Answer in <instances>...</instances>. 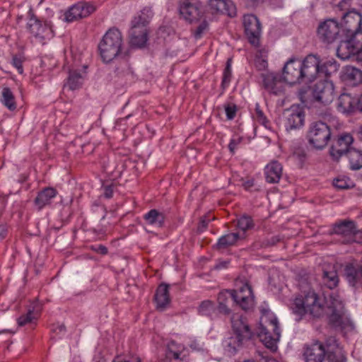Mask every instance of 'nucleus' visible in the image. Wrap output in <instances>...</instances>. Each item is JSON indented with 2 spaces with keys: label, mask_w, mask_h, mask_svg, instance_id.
I'll use <instances>...</instances> for the list:
<instances>
[{
  "label": "nucleus",
  "mask_w": 362,
  "mask_h": 362,
  "mask_svg": "<svg viewBox=\"0 0 362 362\" xmlns=\"http://www.w3.org/2000/svg\"><path fill=\"white\" fill-rule=\"evenodd\" d=\"M292 310L300 317L305 314H309L315 318H320L326 315L329 324L335 328L342 327L346 322L344 306L341 300L330 299L325 305V299L320 297L314 291H309L296 297Z\"/></svg>",
  "instance_id": "obj_1"
},
{
  "label": "nucleus",
  "mask_w": 362,
  "mask_h": 362,
  "mask_svg": "<svg viewBox=\"0 0 362 362\" xmlns=\"http://www.w3.org/2000/svg\"><path fill=\"white\" fill-rule=\"evenodd\" d=\"M233 332L224 339L223 346L229 354H235L244 343L250 339L252 332L245 318L239 314L231 317Z\"/></svg>",
  "instance_id": "obj_2"
},
{
  "label": "nucleus",
  "mask_w": 362,
  "mask_h": 362,
  "mask_svg": "<svg viewBox=\"0 0 362 362\" xmlns=\"http://www.w3.org/2000/svg\"><path fill=\"white\" fill-rule=\"evenodd\" d=\"M257 336L267 348L272 351L276 349L280 338V329L276 317L270 310L262 311Z\"/></svg>",
  "instance_id": "obj_3"
},
{
  "label": "nucleus",
  "mask_w": 362,
  "mask_h": 362,
  "mask_svg": "<svg viewBox=\"0 0 362 362\" xmlns=\"http://www.w3.org/2000/svg\"><path fill=\"white\" fill-rule=\"evenodd\" d=\"M122 46V36L117 28H110L104 35L99 43L98 49L104 62H110L117 57Z\"/></svg>",
  "instance_id": "obj_4"
},
{
  "label": "nucleus",
  "mask_w": 362,
  "mask_h": 362,
  "mask_svg": "<svg viewBox=\"0 0 362 362\" xmlns=\"http://www.w3.org/2000/svg\"><path fill=\"white\" fill-rule=\"evenodd\" d=\"M307 138L309 144L317 149L325 148L331 138L329 127L321 121L310 124Z\"/></svg>",
  "instance_id": "obj_5"
},
{
  "label": "nucleus",
  "mask_w": 362,
  "mask_h": 362,
  "mask_svg": "<svg viewBox=\"0 0 362 362\" xmlns=\"http://www.w3.org/2000/svg\"><path fill=\"white\" fill-rule=\"evenodd\" d=\"M300 60L292 57L284 64L282 69V78L284 81L291 85L299 83L304 81L302 74Z\"/></svg>",
  "instance_id": "obj_6"
},
{
  "label": "nucleus",
  "mask_w": 362,
  "mask_h": 362,
  "mask_svg": "<svg viewBox=\"0 0 362 362\" xmlns=\"http://www.w3.org/2000/svg\"><path fill=\"white\" fill-rule=\"evenodd\" d=\"M313 96L315 101L323 105L332 103L334 98V86L332 81L326 79L316 83L313 89Z\"/></svg>",
  "instance_id": "obj_7"
},
{
  "label": "nucleus",
  "mask_w": 362,
  "mask_h": 362,
  "mask_svg": "<svg viewBox=\"0 0 362 362\" xmlns=\"http://www.w3.org/2000/svg\"><path fill=\"white\" fill-rule=\"evenodd\" d=\"M180 16L192 23L199 21L203 16L204 10L198 0H185L179 7Z\"/></svg>",
  "instance_id": "obj_8"
},
{
  "label": "nucleus",
  "mask_w": 362,
  "mask_h": 362,
  "mask_svg": "<svg viewBox=\"0 0 362 362\" xmlns=\"http://www.w3.org/2000/svg\"><path fill=\"white\" fill-rule=\"evenodd\" d=\"M354 138L351 134L344 133L333 140L330 148V155L333 159L338 160L342 156L347 155L353 148Z\"/></svg>",
  "instance_id": "obj_9"
},
{
  "label": "nucleus",
  "mask_w": 362,
  "mask_h": 362,
  "mask_svg": "<svg viewBox=\"0 0 362 362\" xmlns=\"http://www.w3.org/2000/svg\"><path fill=\"white\" fill-rule=\"evenodd\" d=\"M27 26L30 33L41 41L54 36L51 24L47 21H40L34 15L30 18Z\"/></svg>",
  "instance_id": "obj_10"
},
{
  "label": "nucleus",
  "mask_w": 362,
  "mask_h": 362,
  "mask_svg": "<svg viewBox=\"0 0 362 362\" xmlns=\"http://www.w3.org/2000/svg\"><path fill=\"white\" fill-rule=\"evenodd\" d=\"M243 25L245 35L252 45H259L262 28L259 19L253 14H246L243 16Z\"/></svg>",
  "instance_id": "obj_11"
},
{
  "label": "nucleus",
  "mask_w": 362,
  "mask_h": 362,
  "mask_svg": "<svg viewBox=\"0 0 362 362\" xmlns=\"http://www.w3.org/2000/svg\"><path fill=\"white\" fill-rule=\"evenodd\" d=\"M95 11V7L93 4L80 1L69 7L64 14V18L66 21L73 22L88 16Z\"/></svg>",
  "instance_id": "obj_12"
},
{
  "label": "nucleus",
  "mask_w": 362,
  "mask_h": 362,
  "mask_svg": "<svg viewBox=\"0 0 362 362\" xmlns=\"http://www.w3.org/2000/svg\"><path fill=\"white\" fill-rule=\"evenodd\" d=\"M339 32V23L333 19L326 20L320 23L317 28V35L320 39L328 44L334 42L338 38Z\"/></svg>",
  "instance_id": "obj_13"
},
{
  "label": "nucleus",
  "mask_w": 362,
  "mask_h": 362,
  "mask_svg": "<svg viewBox=\"0 0 362 362\" xmlns=\"http://www.w3.org/2000/svg\"><path fill=\"white\" fill-rule=\"evenodd\" d=\"M264 89L270 94L281 95L285 91V81L282 76L277 74L267 73L261 75Z\"/></svg>",
  "instance_id": "obj_14"
},
{
  "label": "nucleus",
  "mask_w": 362,
  "mask_h": 362,
  "mask_svg": "<svg viewBox=\"0 0 362 362\" xmlns=\"http://www.w3.org/2000/svg\"><path fill=\"white\" fill-rule=\"evenodd\" d=\"M235 305H238L243 310H247L254 305V296L251 286L245 283L239 288L232 290Z\"/></svg>",
  "instance_id": "obj_15"
},
{
  "label": "nucleus",
  "mask_w": 362,
  "mask_h": 362,
  "mask_svg": "<svg viewBox=\"0 0 362 362\" xmlns=\"http://www.w3.org/2000/svg\"><path fill=\"white\" fill-rule=\"evenodd\" d=\"M326 345L319 341L306 344L303 348L305 362H324L326 357Z\"/></svg>",
  "instance_id": "obj_16"
},
{
  "label": "nucleus",
  "mask_w": 362,
  "mask_h": 362,
  "mask_svg": "<svg viewBox=\"0 0 362 362\" xmlns=\"http://www.w3.org/2000/svg\"><path fill=\"white\" fill-rule=\"evenodd\" d=\"M305 114L299 107H292L284 112V125L287 132L300 128L304 124Z\"/></svg>",
  "instance_id": "obj_17"
},
{
  "label": "nucleus",
  "mask_w": 362,
  "mask_h": 362,
  "mask_svg": "<svg viewBox=\"0 0 362 362\" xmlns=\"http://www.w3.org/2000/svg\"><path fill=\"white\" fill-rule=\"evenodd\" d=\"M304 81L312 82L319 74L320 57L315 54H308L300 61Z\"/></svg>",
  "instance_id": "obj_18"
},
{
  "label": "nucleus",
  "mask_w": 362,
  "mask_h": 362,
  "mask_svg": "<svg viewBox=\"0 0 362 362\" xmlns=\"http://www.w3.org/2000/svg\"><path fill=\"white\" fill-rule=\"evenodd\" d=\"M326 356L328 362H346V358L344 351L339 346L335 337H331L326 339Z\"/></svg>",
  "instance_id": "obj_19"
},
{
  "label": "nucleus",
  "mask_w": 362,
  "mask_h": 362,
  "mask_svg": "<svg viewBox=\"0 0 362 362\" xmlns=\"http://www.w3.org/2000/svg\"><path fill=\"white\" fill-rule=\"evenodd\" d=\"M148 40L147 28L144 25H132L129 30V42L132 46L143 47Z\"/></svg>",
  "instance_id": "obj_20"
},
{
  "label": "nucleus",
  "mask_w": 362,
  "mask_h": 362,
  "mask_svg": "<svg viewBox=\"0 0 362 362\" xmlns=\"http://www.w3.org/2000/svg\"><path fill=\"white\" fill-rule=\"evenodd\" d=\"M361 24L362 16L359 13L351 11L343 14L341 25L346 33L361 29Z\"/></svg>",
  "instance_id": "obj_21"
},
{
  "label": "nucleus",
  "mask_w": 362,
  "mask_h": 362,
  "mask_svg": "<svg viewBox=\"0 0 362 362\" xmlns=\"http://www.w3.org/2000/svg\"><path fill=\"white\" fill-rule=\"evenodd\" d=\"M218 312L225 315H230L231 313L230 305L235 304L233 295V291L223 290L219 292L218 297Z\"/></svg>",
  "instance_id": "obj_22"
},
{
  "label": "nucleus",
  "mask_w": 362,
  "mask_h": 362,
  "mask_svg": "<svg viewBox=\"0 0 362 362\" xmlns=\"http://www.w3.org/2000/svg\"><path fill=\"white\" fill-rule=\"evenodd\" d=\"M209 5L216 12L227 14L230 17L236 16V7L230 0H209Z\"/></svg>",
  "instance_id": "obj_23"
},
{
  "label": "nucleus",
  "mask_w": 362,
  "mask_h": 362,
  "mask_svg": "<svg viewBox=\"0 0 362 362\" xmlns=\"http://www.w3.org/2000/svg\"><path fill=\"white\" fill-rule=\"evenodd\" d=\"M356 232V228L354 221L344 220L333 225L330 233L340 235L344 238H350Z\"/></svg>",
  "instance_id": "obj_24"
},
{
  "label": "nucleus",
  "mask_w": 362,
  "mask_h": 362,
  "mask_svg": "<svg viewBox=\"0 0 362 362\" xmlns=\"http://www.w3.org/2000/svg\"><path fill=\"white\" fill-rule=\"evenodd\" d=\"M282 173V165L276 160L271 161L264 168L265 179L269 183L279 182L281 177Z\"/></svg>",
  "instance_id": "obj_25"
},
{
  "label": "nucleus",
  "mask_w": 362,
  "mask_h": 362,
  "mask_svg": "<svg viewBox=\"0 0 362 362\" xmlns=\"http://www.w3.org/2000/svg\"><path fill=\"white\" fill-rule=\"evenodd\" d=\"M57 194V191L53 187H45L40 191L34 200L38 210L51 204L52 199Z\"/></svg>",
  "instance_id": "obj_26"
},
{
  "label": "nucleus",
  "mask_w": 362,
  "mask_h": 362,
  "mask_svg": "<svg viewBox=\"0 0 362 362\" xmlns=\"http://www.w3.org/2000/svg\"><path fill=\"white\" fill-rule=\"evenodd\" d=\"M187 356V351L182 344L170 341L167 346L166 357L168 359L184 361Z\"/></svg>",
  "instance_id": "obj_27"
},
{
  "label": "nucleus",
  "mask_w": 362,
  "mask_h": 362,
  "mask_svg": "<svg viewBox=\"0 0 362 362\" xmlns=\"http://www.w3.org/2000/svg\"><path fill=\"white\" fill-rule=\"evenodd\" d=\"M358 99L352 98L349 94H341L337 100V109L343 113H350L357 108Z\"/></svg>",
  "instance_id": "obj_28"
},
{
  "label": "nucleus",
  "mask_w": 362,
  "mask_h": 362,
  "mask_svg": "<svg viewBox=\"0 0 362 362\" xmlns=\"http://www.w3.org/2000/svg\"><path fill=\"white\" fill-rule=\"evenodd\" d=\"M155 300L157 308L163 310L170 303V297L168 293V286L167 284H160L156 290Z\"/></svg>",
  "instance_id": "obj_29"
},
{
  "label": "nucleus",
  "mask_w": 362,
  "mask_h": 362,
  "mask_svg": "<svg viewBox=\"0 0 362 362\" xmlns=\"http://www.w3.org/2000/svg\"><path fill=\"white\" fill-rule=\"evenodd\" d=\"M337 54L338 57L343 60L349 59L351 57L356 58V49L351 45L350 42L346 38L341 40L337 48Z\"/></svg>",
  "instance_id": "obj_30"
},
{
  "label": "nucleus",
  "mask_w": 362,
  "mask_h": 362,
  "mask_svg": "<svg viewBox=\"0 0 362 362\" xmlns=\"http://www.w3.org/2000/svg\"><path fill=\"white\" fill-rule=\"evenodd\" d=\"M343 79L352 85H356L362 81V71L352 66H346L343 71Z\"/></svg>",
  "instance_id": "obj_31"
},
{
  "label": "nucleus",
  "mask_w": 362,
  "mask_h": 362,
  "mask_svg": "<svg viewBox=\"0 0 362 362\" xmlns=\"http://www.w3.org/2000/svg\"><path fill=\"white\" fill-rule=\"evenodd\" d=\"M146 223L157 228H161L164 225L165 215L156 209H151L144 216Z\"/></svg>",
  "instance_id": "obj_32"
},
{
  "label": "nucleus",
  "mask_w": 362,
  "mask_h": 362,
  "mask_svg": "<svg viewBox=\"0 0 362 362\" xmlns=\"http://www.w3.org/2000/svg\"><path fill=\"white\" fill-rule=\"evenodd\" d=\"M153 15V13L151 8L145 7L140 11L137 16L134 18L132 21V24L139 25L141 27V25H144V27L147 28V25L152 18Z\"/></svg>",
  "instance_id": "obj_33"
},
{
  "label": "nucleus",
  "mask_w": 362,
  "mask_h": 362,
  "mask_svg": "<svg viewBox=\"0 0 362 362\" xmlns=\"http://www.w3.org/2000/svg\"><path fill=\"white\" fill-rule=\"evenodd\" d=\"M346 38L351 45L356 49V57L361 50H362V30L361 29L356 31L346 33Z\"/></svg>",
  "instance_id": "obj_34"
},
{
  "label": "nucleus",
  "mask_w": 362,
  "mask_h": 362,
  "mask_svg": "<svg viewBox=\"0 0 362 362\" xmlns=\"http://www.w3.org/2000/svg\"><path fill=\"white\" fill-rule=\"evenodd\" d=\"M239 238L240 235L238 233H231L224 235L218 239L216 247L217 249L226 248L233 245Z\"/></svg>",
  "instance_id": "obj_35"
},
{
  "label": "nucleus",
  "mask_w": 362,
  "mask_h": 362,
  "mask_svg": "<svg viewBox=\"0 0 362 362\" xmlns=\"http://www.w3.org/2000/svg\"><path fill=\"white\" fill-rule=\"evenodd\" d=\"M349 163L350 168L352 170H358L362 168V151L357 150L354 148L349 151V153L346 155Z\"/></svg>",
  "instance_id": "obj_36"
},
{
  "label": "nucleus",
  "mask_w": 362,
  "mask_h": 362,
  "mask_svg": "<svg viewBox=\"0 0 362 362\" xmlns=\"http://www.w3.org/2000/svg\"><path fill=\"white\" fill-rule=\"evenodd\" d=\"M197 310L199 315L213 318L216 314V308L213 301L205 300L199 304Z\"/></svg>",
  "instance_id": "obj_37"
},
{
  "label": "nucleus",
  "mask_w": 362,
  "mask_h": 362,
  "mask_svg": "<svg viewBox=\"0 0 362 362\" xmlns=\"http://www.w3.org/2000/svg\"><path fill=\"white\" fill-rule=\"evenodd\" d=\"M339 65L337 62L332 59L324 62L320 60L319 74H323L326 76H330L338 71Z\"/></svg>",
  "instance_id": "obj_38"
},
{
  "label": "nucleus",
  "mask_w": 362,
  "mask_h": 362,
  "mask_svg": "<svg viewBox=\"0 0 362 362\" xmlns=\"http://www.w3.org/2000/svg\"><path fill=\"white\" fill-rule=\"evenodd\" d=\"M82 84V76L76 71H69V77L66 86L71 90L78 89Z\"/></svg>",
  "instance_id": "obj_39"
},
{
  "label": "nucleus",
  "mask_w": 362,
  "mask_h": 362,
  "mask_svg": "<svg viewBox=\"0 0 362 362\" xmlns=\"http://www.w3.org/2000/svg\"><path fill=\"white\" fill-rule=\"evenodd\" d=\"M1 102L9 110H14L16 108V103L14 95L9 88L5 87L1 92Z\"/></svg>",
  "instance_id": "obj_40"
},
{
  "label": "nucleus",
  "mask_w": 362,
  "mask_h": 362,
  "mask_svg": "<svg viewBox=\"0 0 362 362\" xmlns=\"http://www.w3.org/2000/svg\"><path fill=\"white\" fill-rule=\"evenodd\" d=\"M323 279L325 284L329 288L336 287L339 282V278L337 272L334 270L325 271L323 273Z\"/></svg>",
  "instance_id": "obj_41"
},
{
  "label": "nucleus",
  "mask_w": 362,
  "mask_h": 362,
  "mask_svg": "<svg viewBox=\"0 0 362 362\" xmlns=\"http://www.w3.org/2000/svg\"><path fill=\"white\" fill-rule=\"evenodd\" d=\"M267 56L262 51L259 52L255 58V66L259 71L265 70L267 68Z\"/></svg>",
  "instance_id": "obj_42"
},
{
  "label": "nucleus",
  "mask_w": 362,
  "mask_h": 362,
  "mask_svg": "<svg viewBox=\"0 0 362 362\" xmlns=\"http://www.w3.org/2000/svg\"><path fill=\"white\" fill-rule=\"evenodd\" d=\"M37 317L38 314L35 313L33 310L30 309L25 315H23L18 317V324L19 326H23L37 320Z\"/></svg>",
  "instance_id": "obj_43"
},
{
  "label": "nucleus",
  "mask_w": 362,
  "mask_h": 362,
  "mask_svg": "<svg viewBox=\"0 0 362 362\" xmlns=\"http://www.w3.org/2000/svg\"><path fill=\"white\" fill-rule=\"evenodd\" d=\"M253 225V221L251 217L247 216H243L238 220L237 226L243 232L252 228Z\"/></svg>",
  "instance_id": "obj_44"
},
{
  "label": "nucleus",
  "mask_w": 362,
  "mask_h": 362,
  "mask_svg": "<svg viewBox=\"0 0 362 362\" xmlns=\"http://www.w3.org/2000/svg\"><path fill=\"white\" fill-rule=\"evenodd\" d=\"M255 117L259 124H262L265 127H267L269 124V120L264 115L263 111L260 109V107L258 104H256L255 106Z\"/></svg>",
  "instance_id": "obj_45"
},
{
  "label": "nucleus",
  "mask_w": 362,
  "mask_h": 362,
  "mask_svg": "<svg viewBox=\"0 0 362 362\" xmlns=\"http://www.w3.org/2000/svg\"><path fill=\"white\" fill-rule=\"evenodd\" d=\"M333 183L335 187L340 189H349L353 186L352 182L346 177L336 178Z\"/></svg>",
  "instance_id": "obj_46"
},
{
  "label": "nucleus",
  "mask_w": 362,
  "mask_h": 362,
  "mask_svg": "<svg viewBox=\"0 0 362 362\" xmlns=\"http://www.w3.org/2000/svg\"><path fill=\"white\" fill-rule=\"evenodd\" d=\"M24 57L21 54H16L13 56L12 64L17 69L19 74L23 73V62Z\"/></svg>",
  "instance_id": "obj_47"
},
{
  "label": "nucleus",
  "mask_w": 362,
  "mask_h": 362,
  "mask_svg": "<svg viewBox=\"0 0 362 362\" xmlns=\"http://www.w3.org/2000/svg\"><path fill=\"white\" fill-rule=\"evenodd\" d=\"M225 112L228 119H233L236 115L237 107L235 105L227 104L225 105Z\"/></svg>",
  "instance_id": "obj_48"
},
{
  "label": "nucleus",
  "mask_w": 362,
  "mask_h": 362,
  "mask_svg": "<svg viewBox=\"0 0 362 362\" xmlns=\"http://www.w3.org/2000/svg\"><path fill=\"white\" fill-rule=\"evenodd\" d=\"M350 0H332V4L340 11H346L350 6Z\"/></svg>",
  "instance_id": "obj_49"
},
{
  "label": "nucleus",
  "mask_w": 362,
  "mask_h": 362,
  "mask_svg": "<svg viewBox=\"0 0 362 362\" xmlns=\"http://www.w3.org/2000/svg\"><path fill=\"white\" fill-rule=\"evenodd\" d=\"M113 362H141V360L136 356H117Z\"/></svg>",
  "instance_id": "obj_50"
},
{
  "label": "nucleus",
  "mask_w": 362,
  "mask_h": 362,
  "mask_svg": "<svg viewBox=\"0 0 362 362\" xmlns=\"http://www.w3.org/2000/svg\"><path fill=\"white\" fill-rule=\"evenodd\" d=\"M242 138L239 136H235L231 139L228 144V148L230 152L234 153L237 146L241 143Z\"/></svg>",
  "instance_id": "obj_51"
},
{
  "label": "nucleus",
  "mask_w": 362,
  "mask_h": 362,
  "mask_svg": "<svg viewBox=\"0 0 362 362\" xmlns=\"http://www.w3.org/2000/svg\"><path fill=\"white\" fill-rule=\"evenodd\" d=\"M208 23L206 21H204L197 28L194 32V37L196 38H200L204 32L207 29Z\"/></svg>",
  "instance_id": "obj_52"
},
{
  "label": "nucleus",
  "mask_w": 362,
  "mask_h": 362,
  "mask_svg": "<svg viewBox=\"0 0 362 362\" xmlns=\"http://www.w3.org/2000/svg\"><path fill=\"white\" fill-rule=\"evenodd\" d=\"M231 77H232V73H224L223 74V79H222V83H221V87L223 89H226L230 82V80H231Z\"/></svg>",
  "instance_id": "obj_53"
},
{
  "label": "nucleus",
  "mask_w": 362,
  "mask_h": 362,
  "mask_svg": "<svg viewBox=\"0 0 362 362\" xmlns=\"http://www.w3.org/2000/svg\"><path fill=\"white\" fill-rule=\"evenodd\" d=\"M211 218L209 217H207V216H204L201 218L200 220V222L199 223V226H198V230L202 232L203 231L205 228H206L207 226H208V223H209V221H211Z\"/></svg>",
  "instance_id": "obj_54"
},
{
  "label": "nucleus",
  "mask_w": 362,
  "mask_h": 362,
  "mask_svg": "<svg viewBox=\"0 0 362 362\" xmlns=\"http://www.w3.org/2000/svg\"><path fill=\"white\" fill-rule=\"evenodd\" d=\"M91 248L93 250L101 255H106L107 253V248L103 245L92 246Z\"/></svg>",
  "instance_id": "obj_55"
},
{
  "label": "nucleus",
  "mask_w": 362,
  "mask_h": 362,
  "mask_svg": "<svg viewBox=\"0 0 362 362\" xmlns=\"http://www.w3.org/2000/svg\"><path fill=\"white\" fill-rule=\"evenodd\" d=\"M112 195H113V189H112V186H110V185L105 186L104 188V196L106 198L110 199L112 197Z\"/></svg>",
  "instance_id": "obj_56"
},
{
  "label": "nucleus",
  "mask_w": 362,
  "mask_h": 362,
  "mask_svg": "<svg viewBox=\"0 0 362 362\" xmlns=\"http://www.w3.org/2000/svg\"><path fill=\"white\" fill-rule=\"evenodd\" d=\"M254 185L255 182L253 179L247 180L243 183V186L246 190H251Z\"/></svg>",
  "instance_id": "obj_57"
},
{
  "label": "nucleus",
  "mask_w": 362,
  "mask_h": 362,
  "mask_svg": "<svg viewBox=\"0 0 362 362\" xmlns=\"http://www.w3.org/2000/svg\"><path fill=\"white\" fill-rule=\"evenodd\" d=\"M7 235V228L5 225L0 224V240L5 238Z\"/></svg>",
  "instance_id": "obj_58"
},
{
  "label": "nucleus",
  "mask_w": 362,
  "mask_h": 362,
  "mask_svg": "<svg viewBox=\"0 0 362 362\" xmlns=\"http://www.w3.org/2000/svg\"><path fill=\"white\" fill-rule=\"evenodd\" d=\"M189 347L192 350H199L201 349L199 344L198 342H197L196 341L192 342L189 345Z\"/></svg>",
  "instance_id": "obj_59"
},
{
  "label": "nucleus",
  "mask_w": 362,
  "mask_h": 362,
  "mask_svg": "<svg viewBox=\"0 0 362 362\" xmlns=\"http://www.w3.org/2000/svg\"><path fill=\"white\" fill-rule=\"evenodd\" d=\"M224 73H232L231 71V66H230V59H228L227 62L226 66L223 71Z\"/></svg>",
  "instance_id": "obj_60"
},
{
  "label": "nucleus",
  "mask_w": 362,
  "mask_h": 362,
  "mask_svg": "<svg viewBox=\"0 0 362 362\" xmlns=\"http://www.w3.org/2000/svg\"><path fill=\"white\" fill-rule=\"evenodd\" d=\"M357 109L359 111L362 112V95L358 99V101H357Z\"/></svg>",
  "instance_id": "obj_61"
},
{
  "label": "nucleus",
  "mask_w": 362,
  "mask_h": 362,
  "mask_svg": "<svg viewBox=\"0 0 362 362\" xmlns=\"http://www.w3.org/2000/svg\"><path fill=\"white\" fill-rule=\"evenodd\" d=\"M356 59L362 64V49L358 54V57H356Z\"/></svg>",
  "instance_id": "obj_62"
},
{
  "label": "nucleus",
  "mask_w": 362,
  "mask_h": 362,
  "mask_svg": "<svg viewBox=\"0 0 362 362\" xmlns=\"http://www.w3.org/2000/svg\"><path fill=\"white\" fill-rule=\"evenodd\" d=\"M58 329L60 332H64L66 330V327L64 325H59Z\"/></svg>",
  "instance_id": "obj_63"
},
{
  "label": "nucleus",
  "mask_w": 362,
  "mask_h": 362,
  "mask_svg": "<svg viewBox=\"0 0 362 362\" xmlns=\"http://www.w3.org/2000/svg\"><path fill=\"white\" fill-rule=\"evenodd\" d=\"M265 362H278L276 360L272 358H268L265 359Z\"/></svg>",
  "instance_id": "obj_64"
}]
</instances>
